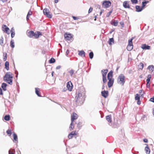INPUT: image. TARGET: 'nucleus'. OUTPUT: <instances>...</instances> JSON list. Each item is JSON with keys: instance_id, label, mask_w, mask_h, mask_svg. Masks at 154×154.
Masks as SVG:
<instances>
[{"instance_id": "nucleus-1", "label": "nucleus", "mask_w": 154, "mask_h": 154, "mask_svg": "<svg viewBox=\"0 0 154 154\" xmlns=\"http://www.w3.org/2000/svg\"><path fill=\"white\" fill-rule=\"evenodd\" d=\"M85 89L83 87L81 88L78 92H76L75 99L78 105H81L83 103L85 98Z\"/></svg>"}, {"instance_id": "nucleus-2", "label": "nucleus", "mask_w": 154, "mask_h": 154, "mask_svg": "<svg viewBox=\"0 0 154 154\" xmlns=\"http://www.w3.org/2000/svg\"><path fill=\"white\" fill-rule=\"evenodd\" d=\"M13 78L12 73L10 72H7L3 77V80L7 83L11 85L13 84Z\"/></svg>"}, {"instance_id": "nucleus-3", "label": "nucleus", "mask_w": 154, "mask_h": 154, "mask_svg": "<svg viewBox=\"0 0 154 154\" xmlns=\"http://www.w3.org/2000/svg\"><path fill=\"white\" fill-rule=\"evenodd\" d=\"M78 117V115L75 113H73L72 115L71 116V122L70 124V125L69 127L70 131H72L74 128V126L73 125V121H74L77 119Z\"/></svg>"}, {"instance_id": "nucleus-4", "label": "nucleus", "mask_w": 154, "mask_h": 154, "mask_svg": "<svg viewBox=\"0 0 154 154\" xmlns=\"http://www.w3.org/2000/svg\"><path fill=\"white\" fill-rule=\"evenodd\" d=\"M125 77L124 75L122 74H120L117 79V82L119 84L123 85L125 82Z\"/></svg>"}, {"instance_id": "nucleus-5", "label": "nucleus", "mask_w": 154, "mask_h": 154, "mask_svg": "<svg viewBox=\"0 0 154 154\" xmlns=\"http://www.w3.org/2000/svg\"><path fill=\"white\" fill-rule=\"evenodd\" d=\"M133 39L131 38L128 41V45L127 47V49L128 51H131L133 48V45L132 43Z\"/></svg>"}, {"instance_id": "nucleus-6", "label": "nucleus", "mask_w": 154, "mask_h": 154, "mask_svg": "<svg viewBox=\"0 0 154 154\" xmlns=\"http://www.w3.org/2000/svg\"><path fill=\"white\" fill-rule=\"evenodd\" d=\"M43 13L47 17L49 18H51L52 17V15L50 14L49 10L47 8H45L43 10Z\"/></svg>"}, {"instance_id": "nucleus-7", "label": "nucleus", "mask_w": 154, "mask_h": 154, "mask_svg": "<svg viewBox=\"0 0 154 154\" xmlns=\"http://www.w3.org/2000/svg\"><path fill=\"white\" fill-rule=\"evenodd\" d=\"M111 3L109 1H104L103 2L102 5L105 8H108L111 5Z\"/></svg>"}, {"instance_id": "nucleus-8", "label": "nucleus", "mask_w": 154, "mask_h": 154, "mask_svg": "<svg viewBox=\"0 0 154 154\" xmlns=\"http://www.w3.org/2000/svg\"><path fill=\"white\" fill-rule=\"evenodd\" d=\"M2 30L8 34H9V32H8L9 30V28L5 25H4L2 26Z\"/></svg>"}, {"instance_id": "nucleus-9", "label": "nucleus", "mask_w": 154, "mask_h": 154, "mask_svg": "<svg viewBox=\"0 0 154 154\" xmlns=\"http://www.w3.org/2000/svg\"><path fill=\"white\" fill-rule=\"evenodd\" d=\"M151 72V73L152 75H154V66L153 65H150L147 68Z\"/></svg>"}, {"instance_id": "nucleus-10", "label": "nucleus", "mask_w": 154, "mask_h": 154, "mask_svg": "<svg viewBox=\"0 0 154 154\" xmlns=\"http://www.w3.org/2000/svg\"><path fill=\"white\" fill-rule=\"evenodd\" d=\"M67 88L69 91H72V85L70 82H68L67 83Z\"/></svg>"}, {"instance_id": "nucleus-11", "label": "nucleus", "mask_w": 154, "mask_h": 154, "mask_svg": "<svg viewBox=\"0 0 154 154\" xmlns=\"http://www.w3.org/2000/svg\"><path fill=\"white\" fill-rule=\"evenodd\" d=\"M109 81L108 82V85L109 88L111 87L114 83V79H108Z\"/></svg>"}, {"instance_id": "nucleus-12", "label": "nucleus", "mask_w": 154, "mask_h": 154, "mask_svg": "<svg viewBox=\"0 0 154 154\" xmlns=\"http://www.w3.org/2000/svg\"><path fill=\"white\" fill-rule=\"evenodd\" d=\"M101 94L102 96L104 98H106L108 95L109 93L108 91H102Z\"/></svg>"}, {"instance_id": "nucleus-13", "label": "nucleus", "mask_w": 154, "mask_h": 154, "mask_svg": "<svg viewBox=\"0 0 154 154\" xmlns=\"http://www.w3.org/2000/svg\"><path fill=\"white\" fill-rule=\"evenodd\" d=\"M64 36L66 39L68 40H70L72 38L71 34H67L66 33H65L64 34Z\"/></svg>"}, {"instance_id": "nucleus-14", "label": "nucleus", "mask_w": 154, "mask_h": 154, "mask_svg": "<svg viewBox=\"0 0 154 154\" xmlns=\"http://www.w3.org/2000/svg\"><path fill=\"white\" fill-rule=\"evenodd\" d=\"M106 120L109 122V125H110V123L112 122V118L111 115H108L106 116Z\"/></svg>"}, {"instance_id": "nucleus-15", "label": "nucleus", "mask_w": 154, "mask_h": 154, "mask_svg": "<svg viewBox=\"0 0 154 154\" xmlns=\"http://www.w3.org/2000/svg\"><path fill=\"white\" fill-rule=\"evenodd\" d=\"M108 72V70L107 69L102 70L101 71V72L102 74L103 77L106 76V74Z\"/></svg>"}, {"instance_id": "nucleus-16", "label": "nucleus", "mask_w": 154, "mask_h": 154, "mask_svg": "<svg viewBox=\"0 0 154 154\" xmlns=\"http://www.w3.org/2000/svg\"><path fill=\"white\" fill-rule=\"evenodd\" d=\"M76 135L75 131H72L69 134L68 137L70 139L72 138L73 136Z\"/></svg>"}, {"instance_id": "nucleus-17", "label": "nucleus", "mask_w": 154, "mask_h": 154, "mask_svg": "<svg viewBox=\"0 0 154 154\" xmlns=\"http://www.w3.org/2000/svg\"><path fill=\"white\" fill-rule=\"evenodd\" d=\"M150 46L146 45V44H143L142 45L141 48L143 49H150Z\"/></svg>"}, {"instance_id": "nucleus-18", "label": "nucleus", "mask_w": 154, "mask_h": 154, "mask_svg": "<svg viewBox=\"0 0 154 154\" xmlns=\"http://www.w3.org/2000/svg\"><path fill=\"white\" fill-rule=\"evenodd\" d=\"M136 11L137 12L141 11L143 10V8L138 5H136L135 7Z\"/></svg>"}, {"instance_id": "nucleus-19", "label": "nucleus", "mask_w": 154, "mask_h": 154, "mask_svg": "<svg viewBox=\"0 0 154 154\" xmlns=\"http://www.w3.org/2000/svg\"><path fill=\"white\" fill-rule=\"evenodd\" d=\"M7 85H8L6 83H3L2 84L1 87L4 91H5L7 90Z\"/></svg>"}, {"instance_id": "nucleus-20", "label": "nucleus", "mask_w": 154, "mask_h": 154, "mask_svg": "<svg viewBox=\"0 0 154 154\" xmlns=\"http://www.w3.org/2000/svg\"><path fill=\"white\" fill-rule=\"evenodd\" d=\"M112 73H113V72L112 71H111L110 72H109L108 73L107 75L108 79H112Z\"/></svg>"}, {"instance_id": "nucleus-21", "label": "nucleus", "mask_w": 154, "mask_h": 154, "mask_svg": "<svg viewBox=\"0 0 154 154\" xmlns=\"http://www.w3.org/2000/svg\"><path fill=\"white\" fill-rule=\"evenodd\" d=\"M123 6L125 8H127L132 9L130 8V7L129 6V5L127 3V2L126 1H125L123 2Z\"/></svg>"}, {"instance_id": "nucleus-22", "label": "nucleus", "mask_w": 154, "mask_h": 154, "mask_svg": "<svg viewBox=\"0 0 154 154\" xmlns=\"http://www.w3.org/2000/svg\"><path fill=\"white\" fill-rule=\"evenodd\" d=\"M146 145L145 148V150L146 151V153L147 154H149L150 152V149H149L148 145L147 144H145Z\"/></svg>"}, {"instance_id": "nucleus-23", "label": "nucleus", "mask_w": 154, "mask_h": 154, "mask_svg": "<svg viewBox=\"0 0 154 154\" xmlns=\"http://www.w3.org/2000/svg\"><path fill=\"white\" fill-rule=\"evenodd\" d=\"M118 21L117 20H112L111 21V24L115 26H117L118 25Z\"/></svg>"}, {"instance_id": "nucleus-24", "label": "nucleus", "mask_w": 154, "mask_h": 154, "mask_svg": "<svg viewBox=\"0 0 154 154\" xmlns=\"http://www.w3.org/2000/svg\"><path fill=\"white\" fill-rule=\"evenodd\" d=\"M34 35V32L33 31H29L28 33V36L30 38L32 37Z\"/></svg>"}, {"instance_id": "nucleus-25", "label": "nucleus", "mask_w": 154, "mask_h": 154, "mask_svg": "<svg viewBox=\"0 0 154 154\" xmlns=\"http://www.w3.org/2000/svg\"><path fill=\"white\" fill-rule=\"evenodd\" d=\"M42 34L40 32H37V33H34L33 36H34L35 38H38L39 36L40 35H41Z\"/></svg>"}, {"instance_id": "nucleus-26", "label": "nucleus", "mask_w": 154, "mask_h": 154, "mask_svg": "<svg viewBox=\"0 0 154 154\" xmlns=\"http://www.w3.org/2000/svg\"><path fill=\"white\" fill-rule=\"evenodd\" d=\"M14 141L16 142V141L18 142V138L17 135L15 133L13 134Z\"/></svg>"}, {"instance_id": "nucleus-27", "label": "nucleus", "mask_w": 154, "mask_h": 154, "mask_svg": "<svg viewBox=\"0 0 154 154\" xmlns=\"http://www.w3.org/2000/svg\"><path fill=\"white\" fill-rule=\"evenodd\" d=\"M5 68L7 70H8L9 68V63L8 61H6L5 63Z\"/></svg>"}, {"instance_id": "nucleus-28", "label": "nucleus", "mask_w": 154, "mask_h": 154, "mask_svg": "<svg viewBox=\"0 0 154 154\" xmlns=\"http://www.w3.org/2000/svg\"><path fill=\"white\" fill-rule=\"evenodd\" d=\"M108 43L109 45H112L114 43V40L113 38H111L109 39L108 41Z\"/></svg>"}, {"instance_id": "nucleus-29", "label": "nucleus", "mask_w": 154, "mask_h": 154, "mask_svg": "<svg viewBox=\"0 0 154 154\" xmlns=\"http://www.w3.org/2000/svg\"><path fill=\"white\" fill-rule=\"evenodd\" d=\"M39 89L38 88H35V92L36 94L38 96V97H41L40 94L39 93Z\"/></svg>"}, {"instance_id": "nucleus-30", "label": "nucleus", "mask_w": 154, "mask_h": 154, "mask_svg": "<svg viewBox=\"0 0 154 154\" xmlns=\"http://www.w3.org/2000/svg\"><path fill=\"white\" fill-rule=\"evenodd\" d=\"M85 52L83 51H79V55L81 56H83L84 57L85 56Z\"/></svg>"}, {"instance_id": "nucleus-31", "label": "nucleus", "mask_w": 154, "mask_h": 154, "mask_svg": "<svg viewBox=\"0 0 154 154\" xmlns=\"http://www.w3.org/2000/svg\"><path fill=\"white\" fill-rule=\"evenodd\" d=\"M144 65L143 63H140L139 65H138V68L140 69H142L143 68Z\"/></svg>"}, {"instance_id": "nucleus-32", "label": "nucleus", "mask_w": 154, "mask_h": 154, "mask_svg": "<svg viewBox=\"0 0 154 154\" xmlns=\"http://www.w3.org/2000/svg\"><path fill=\"white\" fill-rule=\"evenodd\" d=\"M4 42V38L2 36L0 40V44L2 46H3V42Z\"/></svg>"}, {"instance_id": "nucleus-33", "label": "nucleus", "mask_w": 154, "mask_h": 154, "mask_svg": "<svg viewBox=\"0 0 154 154\" xmlns=\"http://www.w3.org/2000/svg\"><path fill=\"white\" fill-rule=\"evenodd\" d=\"M10 46L13 48L14 47V41L13 39H12L11 41Z\"/></svg>"}, {"instance_id": "nucleus-34", "label": "nucleus", "mask_w": 154, "mask_h": 154, "mask_svg": "<svg viewBox=\"0 0 154 154\" xmlns=\"http://www.w3.org/2000/svg\"><path fill=\"white\" fill-rule=\"evenodd\" d=\"M4 119L6 121H8L10 119V116L9 115H6L4 117Z\"/></svg>"}, {"instance_id": "nucleus-35", "label": "nucleus", "mask_w": 154, "mask_h": 154, "mask_svg": "<svg viewBox=\"0 0 154 154\" xmlns=\"http://www.w3.org/2000/svg\"><path fill=\"white\" fill-rule=\"evenodd\" d=\"M135 100H140V97L139 94H137L135 95Z\"/></svg>"}, {"instance_id": "nucleus-36", "label": "nucleus", "mask_w": 154, "mask_h": 154, "mask_svg": "<svg viewBox=\"0 0 154 154\" xmlns=\"http://www.w3.org/2000/svg\"><path fill=\"white\" fill-rule=\"evenodd\" d=\"M4 58L3 60L4 61H5L7 60V54L6 53H3Z\"/></svg>"}, {"instance_id": "nucleus-37", "label": "nucleus", "mask_w": 154, "mask_h": 154, "mask_svg": "<svg viewBox=\"0 0 154 154\" xmlns=\"http://www.w3.org/2000/svg\"><path fill=\"white\" fill-rule=\"evenodd\" d=\"M49 63H54L55 62V59L53 58H51L49 61Z\"/></svg>"}, {"instance_id": "nucleus-38", "label": "nucleus", "mask_w": 154, "mask_h": 154, "mask_svg": "<svg viewBox=\"0 0 154 154\" xmlns=\"http://www.w3.org/2000/svg\"><path fill=\"white\" fill-rule=\"evenodd\" d=\"M94 54L93 52H91L89 53V57L90 59H92L93 57Z\"/></svg>"}, {"instance_id": "nucleus-39", "label": "nucleus", "mask_w": 154, "mask_h": 154, "mask_svg": "<svg viewBox=\"0 0 154 154\" xmlns=\"http://www.w3.org/2000/svg\"><path fill=\"white\" fill-rule=\"evenodd\" d=\"M74 70L73 69H71L69 71V73L70 75V76H72L73 74H74Z\"/></svg>"}, {"instance_id": "nucleus-40", "label": "nucleus", "mask_w": 154, "mask_h": 154, "mask_svg": "<svg viewBox=\"0 0 154 154\" xmlns=\"http://www.w3.org/2000/svg\"><path fill=\"white\" fill-rule=\"evenodd\" d=\"M82 126V123L81 122H79L78 124L77 127L79 128H80Z\"/></svg>"}, {"instance_id": "nucleus-41", "label": "nucleus", "mask_w": 154, "mask_h": 154, "mask_svg": "<svg viewBox=\"0 0 154 154\" xmlns=\"http://www.w3.org/2000/svg\"><path fill=\"white\" fill-rule=\"evenodd\" d=\"M133 4H136L138 3L137 0H131Z\"/></svg>"}, {"instance_id": "nucleus-42", "label": "nucleus", "mask_w": 154, "mask_h": 154, "mask_svg": "<svg viewBox=\"0 0 154 154\" xmlns=\"http://www.w3.org/2000/svg\"><path fill=\"white\" fill-rule=\"evenodd\" d=\"M12 150L14 151V152L13 151H11V150H9L8 151V154H14L15 150L13 149Z\"/></svg>"}, {"instance_id": "nucleus-43", "label": "nucleus", "mask_w": 154, "mask_h": 154, "mask_svg": "<svg viewBox=\"0 0 154 154\" xmlns=\"http://www.w3.org/2000/svg\"><path fill=\"white\" fill-rule=\"evenodd\" d=\"M107 79L106 76L103 77V81L104 83H105L106 82Z\"/></svg>"}, {"instance_id": "nucleus-44", "label": "nucleus", "mask_w": 154, "mask_h": 154, "mask_svg": "<svg viewBox=\"0 0 154 154\" xmlns=\"http://www.w3.org/2000/svg\"><path fill=\"white\" fill-rule=\"evenodd\" d=\"M6 133L8 135H9L10 136L11 134V130H8L6 131Z\"/></svg>"}, {"instance_id": "nucleus-45", "label": "nucleus", "mask_w": 154, "mask_h": 154, "mask_svg": "<svg viewBox=\"0 0 154 154\" xmlns=\"http://www.w3.org/2000/svg\"><path fill=\"white\" fill-rule=\"evenodd\" d=\"M112 10H111V11H110L107 14H106V17H109V16H110V15H111V14L112 13Z\"/></svg>"}, {"instance_id": "nucleus-46", "label": "nucleus", "mask_w": 154, "mask_h": 154, "mask_svg": "<svg viewBox=\"0 0 154 154\" xmlns=\"http://www.w3.org/2000/svg\"><path fill=\"white\" fill-rule=\"evenodd\" d=\"M32 12L31 11V10H30L28 12L27 15H28V16H31L32 15Z\"/></svg>"}, {"instance_id": "nucleus-47", "label": "nucleus", "mask_w": 154, "mask_h": 154, "mask_svg": "<svg viewBox=\"0 0 154 154\" xmlns=\"http://www.w3.org/2000/svg\"><path fill=\"white\" fill-rule=\"evenodd\" d=\"M15 32H11V36L12 38H13L15 35Z\"/></svg>"}, {"instance_id": "nucleus-48", "label": "nucleus", "mask_w": 154, "mask_h": 154, "mask_svg": "<svg viewBox=\"0 0 154 154\" xmlns=\"http://www.w3.org/2000/svg\"><path fill=\"white\" fill-rule=\"evenodd\" d=\"M69 53V51L67 50L66 52V55L67 56Z\"/></svg>"}, {"instance_id": "nucleus-49", "label": "nucleus", "mask_w": 154, "mask_h": 154, "mask_svg": "<svg viewBox=\"0 0 154 154\" xmlns=\"http://www.w3.org/2000/svg\"><path fill=\"white\" fill-rule=\"evenodd\" d=\"M92 10H93V8L92 7H91L88 10V13H90L92 11Z\"/></svg>"}, {"instance_id": "nucleus-50", "label": "nucleus", "mask_w": 154, "mask_h": 154, "mask_svg": "<svg viewBox=\"0 0 154 154\" xmlns=\"http://www.w3.org/2000/svg\"><path fill=\"white\" fill-rule=\"evenodd\" d=\"M150 100L151 101L154 103V97H153L151 98L150 99Z\"/></svg>"}, {"instance_id": "nucleus-51", "label": "nucleus", "mask_w": 154, "mask_h": 154, "mask_svg": "<svg viewBox=\"0 0 154 154\" xmlns=\"http://www.w3.org/2000/svg\"><path fill=\"white\" fill-rule=\"evenodd\" d=\"M150 79H149V78H147L146 79V83H147V84H148L149 83L150 81Z\"/></svg>"}, {"instance_id": "nucleus-52", "label": "nucleus", "mask_w": 154, "mask_h": 154, "mask_svg": "<svg viewBox=\"0 0 154 154\" xmlns=\"http://www.w3.org/2000/svg\"><path fill=\"white\" fill-rule=\"evenodd\" d=\"M72 17L73 18V19L75 20H77L79 19L78 18L76 17H75L72 16Z\"/></svg>"}, {"instance_id": "nucleus-53", "label": "nucleus", "mask_w": 154, "mask_h": 154, "mask_svg": "<svg viewBox=\"0 0 154 154\" xmlns=\"http://www.w3.org/2000/svg\"><path fill=\"white\" fill-rule=\"evenodd\" d=\"M146 5V4L144 3L143 2H142V8L144 7Z\"/></svg>"}, {"instance_id": "nucleus-54", "label": "nucleus", "mask_w": 154, "mask_h": 154, "mask_svg": "<svg viewBox=\"0 0 154 154\" xmlns=\"http://www.w3.org/2000/svg\"><path fill=\"white\" fill-rule=\"evenodd\" d=\"M120 24L121 25V26H122V27H123V25L124 24V22H123V21H121L120 22Z\"/></svg>"}, {"instance_id": "nucleus-55", "label": "nucleus", "mask_w": 154, "mask_h": 154, "mask_svg": "<svg viewBox=\"0 0 154 154\" xmlns=\"http://www.w3.org/2000/svg\"><path fill=\"white\" fill-rule=\"evenodd\" d=\"M146 87L147 88H150V84H149V83L148 84H147V83H146Z\"/></svg>"}, {"instance_id": "nucleus-56", "label": "nucleus", "mask_w": 154, "mask_h": 154, "mask_svg": "<svg viewBox=\"0 0 154 154\" xmlns=\"http://www.w3.org/2000/svg\"><path fill=\"white\" fill-rule=\"evenodd\" d=\"M96 7H97V8H98L99 9H100V6L98 5H96Z\"/></svg>"}, {"instance_id": "nucleus-57", "label": "nucleus", "mask_w": 154, "mask_h": 154, "mask_svg": "<svg viewBox=\"0 0 154 154\" xmlns=\"http://www.w3.org/2000/svg\"><path fill=\"white\" fill-rule=\"evenodd\" d=\"M3 93L2 92V90L1 88H0V95H3Z\"/></svg>"}, {"instance_id": "nucleus-58", "label": "nucleus", "mask_w": 154, "mask_h": 154, "mask_svg": "<svg viewBox=\"0 0 154 154\" xmlns=\"http://www.w3.org/2000/svg\"><path fill=\"white\" fill-rule=\"evenodd\" d=\"M11 32H15L14 29V28L13 27H12L11 29Z\"/></svg>"}, {"instance_id": "nucleus-59", "label": "nucleus", "mask_w": 154, "mask_h": 154, "mask_svg": "<svg viewBox=\"0 0 154 154\" xmlns=\"http://www.w3.org/2000/svg\"><path fill=\"white\" fill-rule=\"evenodd\" d=\"M61 68V66H58L56 67V69H60Z\"/></svg>"}, {"instance_id": "nucleus-60", "label": "nucleus", "mask_w": 154, "mask_h": 154, "mask_svg": "<svg viewBox=\"0 0 154 154\" xmlns=\"http://www.w3.org/2000/svg\"><path fill=\"white\" fill-rule=\"evenodd\" d=\"M143 141L144 142L147 143L148 142V140L147 139L145 138L143 139Z\"/></svg>"}, {"instance_id": "nucleus-61", "label": "nucleus", "mask_w": 154, "mask_h": 154, "mask_svg": "<svg viewBox=\"0 0 154 154\" xmlns=\"http://www.w3.org/2000/svg\"><path fill=\"white\" fill-rule=\"evenodd\" d=\"M137 104L138 105H140L141 104V102H140V100H137Z\"/></svg>"}, {"instance_id": "nucleus-62", "label": "nucleus", "mask_w": 154, "mask_h": 154, "mask_svg": "<svg viewBox=\"0 0 154 154\" xmlns=\"http://www.w3.org/2000/svg\"><path fill=\"white\" fill-rule=\"evenodd\" d=\"M103 10H101V11L100 12V16H101L102 14V13L103 12Z\"/></svg>"}, {"instance_id": "nucleus-63", "label": "nucleus", "mask_w": 154, "mask_h": 154, "mask_svg": "<svg viewBox=\"0 0 154 154\" xmlns=\"http://www.w3.org/2000/svg\"><path fill=\"white\" fill-rule=\"evenodd\" d=\"M7 0H0V1H2L3 3H5V2H6Z\"/></svg>"}, {"instance_id": "nucleus-64", "label": "nucleus", "mask_w": 154, "mask_h": 154, "mask_svg": "<svg viewBox=\"0 0 154 154\" xmlns=\"http://www.w3.org/2000/svg\"><path fill=\"white\" fill-rule=\"evenodd\" d=\"M145 4H147L149 2V1H146L144 2H143Z\"/></svg>"}]
</instances>
